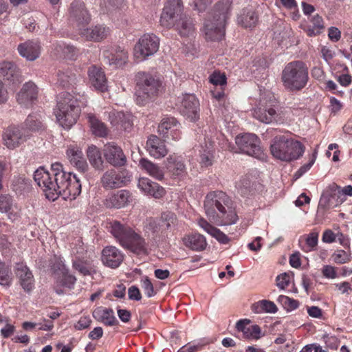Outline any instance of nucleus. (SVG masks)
Returning <instances> with one entry per match:
<instances>
[{
	"label": "nucleus",
	"instance_id": "f257e3e1",
	"mask_svg": "<svg viewBox=\"0 0 352 352\" xmlns=\"http://www.w3.org/2000/svg\"><path fill=\"white\" fill-rule=\"evenodd\" d=\"M51 171L40 167L34 173L35 182L47 199L55 201L59 196H63L65 199H72L80 194L81 183L76 175L65 172L58 162L52 164Z\"/></svg>",
	"mask_w": 352,
	"mask_h": 352
},
{
	"label": "nucleus",
	"instance_id": "f03ea898",
	"mask_svg": "<svg viewBox=\"0 0 352 352\" xmlns=\"http://www.w3.org/2000/svg\"><path fill=\"white\" fill-rule=\"evenodd\" d=\"M204 209L210 221L219 226L234 224L238 220L231 199L222 191L208 193L205 198Z\"/></svg>",
	"mask_w": 352,
	"mask_h": 352
},
{
	"label": "nucleus",
	"instance_id": "7ed1b4c3",
	"mask_svg": "<svg viewBox=\"0 0 352 352\" xmlns=\"http://www.w3.org/2000/svg\"><path fill=\"white\" fill-rule=\"evenodd\" d=\"M107 228L123 248L138 256H146L148 254L145 239L129 225L113 220L108 223Z\"/></svg>",
	"mask_w": 352,
	"mask_h": 352
},
{
	"label": "nucleus",
	"instance_id": "20e7f679",
	"mask_svg": "<svg viewBox=\"0 0 352 352\" xmlns=\"http://www.w3.org/2000/svg\"><path fill=\"white\" fill-rule=\"evenodd\" d=\"M230 7L228 1L217 3L213 13L205 20L202 31L207 41H219L223 38Z\"/></svg>",
	"mask_w": 352,
	"mask_h": 352
},
{
	"label": "nucleus",
	"instance_id": "39448f33",
	"mask_svg": "<svg viewBox=\"0 0 352 352\" xmlns=\"http://www.w3.org/2000/svg\"><path fill=\"white\" fill-rule=\"evenodd\" d=\"M81 96L68 92L62 93L54 114L58 123L64 129H69L77 121L80 113Z\"/></svg>",
	"mask_w": 352,
	"mask_h": 352
},
{
	"label": "nucleus",
	"instance_id": "423d86ee",
	"mask_svg": "<svg viewBox=\"0 0 352 352\" xmlns=\"http://www.w3.org/2000/svg\"><path fill=\"white\" fill-rule=\"evenodd\" d=\"M272 155L281 161L290 162L302 155L305 147L302 143L288 134L276 135L270 145Z\"/></svg>",
	"mask_w": 352,
	"mask_h": 352
},
{
	"label": "nucleus",
	"instance_id": "0eeeda50",
	"mask_svg": "<svg viewBox=\"0 0 352 352\" xmlns=\"http://www.w3.org/2000/svg\"><path fill=\"white\" fill-rule=\"evenodd\" d=\"M309 80L308 67L302 61L296 60L285 65L281 73L283 85L288 91L302 89Z\"/></svg>",
	"mask_w": 352,
	"mask_h": 352
},
{
	"label": "nucleus",
	"instance_id": "6e6552de",
	"mask_svg": "<svg viewBox=\"0 0 352 352\" xmlns=\"http://www.w3.org/2000/svg\"><path fill=\"white\" fill-rule=\"evenodd\" d=\"M182 11L181 0H168L161 14L160 23L170 28L177 23V29L182 36H188L193 32V25L188 20L180 17Z\"/></svg>",
	"mask_w": 352,
	"mask_h": 352
},
{
	"label": "nucleus",
	"instance_id": "1a4fd4ad",
	"mask_svg": "<svg viewBox=\"0 0 352 352\" xmlns=\"http://www.w3.org/2000/svg\"><path fill=\"white\" fill-rule=\"evenodd\" d=\"M135 95L138 103L144 104L157 96L162 86L158 78L148 73L138 72L135 76Z\"/></svg>",
	"mask_w": 352,
	"mask_h": 352
},
{
	"label": "nucleus",
	"instance_id": "9d476101",
	"mask_svg": "<svg viewBox=\"0 0 352 352\" xmlns=\"http://www.w3.org/2000/svg\"><path fill=\"white\" fill-rule=\"evenodd\" d=\"M252 115L254 118L266 124H282L287 118L285 111L277 109L274 105L263 101H260L252 109Z\"/></svg>",
	"mask_w": 352,
	"mask_h": 352
},
{
	"label": "nucleus",
	"instance_id": "9b49d317",
	"mask_svg": "<svg viewBox=\"0 0 352 352\" xmlns=\"http://www.w3.org/2000/svg\"><path fill=\"white\" fill-rule=\"evenodd\" d=\"M346 195L352 196V186L341 188L336 183H331L323 192L320 205L329 208L336 207L344 201Z\"/></svg>",
	"mask_w": 352,
	"mask_h": 352
},
{
	"label": "nucleus",
	"instance_id": "f8f14e48",
	"mask_svg": "<svg viewBox=\"0 0 352 352\" xmlns=\"http://www.w3.org/2000/svg\"><path fill=\"white\" fill-rule=\"evenodd\" d=\"M131 179V175L128 170L111 168L104 173L100 178V183L104 188L111 190L126 186Z\"/></svg>",
	"mask_w": 352,
	"mask_h": 352
},
{
	"label": "nucleus",
	"instance_id": "ddd939ff",
	"mask_svg": "<svg viewBox=\"0 0 352 352\" xmlns=\"http://www.w3.org/2000/svg\"><path fill=\"white\" fill-rule=\"evenodd\" d=\"M160 40L153 34H145L134 47V56L141 61L153 55L159 49Z\"/></svg>",
	"mask_w": 352,
	"mask_h": 352
},
{
	"label": "nucleus",
	"instance_id": "4468645a",
	"mask_svg": "<svg viewBox=\"0 0 352 352\" xmlns=\"http://www.w3.org/2000/svg\"><path fill=\"white\" fill-rule=\"evenodd\" d=\"M54 291L58 295L65 293L64 289H72L76 281V277L70 274L65 265H53Z\"/></svg>",
	"mask_w": 352,
	"mask_h": 352
},
{
	"label": "nucleus",
	"instance_id": "2eb2a0df",
	"mask_svg": "<svg viewBox=\"0 0 352 352\" xmlns=\"http://www.w3.org/2000/svg\"><path fill=\"white\" fill-rule=\"evenodd\" d=\"M236 144L242 153L258 158L262 155L259 138L253 133H245L236 137Z\"/></svg>",
	"mask_w": 352,
	"mask_h": 352
},
{
	"label": "nucleus",
	"instance_id": "dca6fc26",
	"mask_svg": "<svg viewBox=\"0 0 352 352\" xmlns=\"http://www.w3.org/2000/svg\"><path fill=\"white\" fill-rule=\"evenodd\" d=\"M28 135L18 126H10L6 128L2 135L3 144L9 149H14L24 143Z\"/></svg>",
	"mask_w": 352,
	"mask_h": 352
},
{
	"label": "nucleus",
	"instance_id": "f3484780",
	"mask_svg": "<svg viewBox=\"0 0 352 352\" xmlns=\"http://www.w3.org/2000/svg\"><path fill=\"white\" fill-rule=\"evenodd\" d=\"M179 111L184 117L192 122L199 119V102L195 95L186 94L184 96Z\"/></svg>",
	"mask_w": 352,
	"mask_h": 352
},
{
	"label": "nucleus",
	"instance_id": "a211bd4d",
	"mask_svg": "<svg viewBox=\"0 0 352 352\" xmlns=\"http://www.w3.org/2000/svg\"><path fill=\"white\" fill-rule=\"evenodd\" d=\"M38 88L32 81L23 84L22 88L16 95V100L21 106L29 107L38 98Z\"/></svg>",
	"mask_w": 352,
	"mask_h": 352
},
{
	"label": "nucleus",
	"instance_id": "6ab92c4d",
	"mask_svg": "<svg viewBox=\"0 0 352 352\" xmlns=\"http://www.w3.org/2000/svg\"><path fill=\"white\" fill-rule=\"evenodd\" d=\"M103 154L107 162L113 166H122L126 162L122 149L113 142L104 146Z\"/></svg>",
	"mask_w": 352,
	"mask_h": 352
},
{
	"label": "nucleus",
	"instance_id": "aec40b11",
	"mask_svg": "<svg viewBox=\"0 0 352 352\" xmlns=\"http://www.w3.org/2000/svg\"><path fill=\"white\" fill-rule=\"evenodd\" d=\"M66 157L71 165L84 174L88 169V164L81 148L76 145H69L66 150Z\"/></svg>",
	"mask_w": 352,
	"mask_h": 352
},
{
	"label": "nucleus",
	"instance_id": "412c9836",
	"mask_svg": "<svg viewBox=\"0 0 352 352\" xmlns=\"http://www.w3.org/2000/svg\"><path fill=\"white\" fill-rule=\"evenodd\" d=\"M80 35L85 40L94 42H100L105 39L111 32L109 28L103 25H97L90 28H78Z\"/></svg>",
	"mask_w": 352,
	"mask_h": 352
},
{
	"label": "nucleus",
	"instance_id": "4be33fe9",
	"mask_svg": "<svg viewBox=\"0 0 352 352\" xmlns=\"http://www.w3.org/2000/svg\"><path fill=\"white\" fill-rule=\"evenodd\" d=\"M70 18L76 23L78 29L87 25L91 21V17L85 8L84 3L80 0H75L71 4Z\"/></svg>",
	"mask_w": 352,
	"mask_h": 352
},
{
	"label": "nucleus",
	"instance_id": "5701e85b",
	"mask_svg": "<svg viewBox=\"0 0 352 352\" xmlns=\"http://www.w3.org/2000/svg\"><path fill=\"white\" fill-rule=\"evenodd\" d=\"M87 74L89 83L96 90L101 92L107 90V79L101 67L91 65L89 67Z\"/></svg>",
	"mask_w": 352,
	"mask_h": 352
},
{
	"label": "nucleus",
	"instance_id": "b1692460",
	"mask_svg": "<svg viewBox=\"0 0 352 352\" xmlns=\"http://www.w3.org/2000/svg\"><path fill=\"white\" fill-rule=\"evenodd\" d=\"M131 201V193L126 190H120L109 194L104 204L109 208H121L128 205Z\"/></svg>",
	"mask_w": 352,
	"mask_h": 352
},
{
	"label": "nucleus",
	"instance_id": "393cba45",
	"mask_svg": "<svg viewBox=\"0 0 352 352\" xmlns=\"http://www.w3.org/2000/svg\"><path fill=\"white\" fill-rule=\"evenodd\" d=\"M0 76L14 85L21 82L22 76L17 66L12 62L4 61L0 64Z\"/></svg>",
	"mask_w": 352,
	"mask_h": 352
},
{
	"label": "nucleus",
	"instance_id": "a878e982",
	"mask_svg": "<svg viewBox=\"0 0 352 352\" xmlns=\"http://www.w3.org/2000/svg\"><path fill=\"white\" fill-rule=\"evenodd\" d=\"M19 54L27 60L33 61L37 59L41 54V45L39 43L34 41H27L20 43L17 47Z\"/></svg>",
	"mask_w": 352,
	"mask_h": 352
},
{
	"label": "nucleus",
	"instance_id": "bb28decb",
	"mask_svg": "<svg viewBox=\"0 0 352 352\" xmlns=\"http://www.w3.org/2000/svg\"><path fill=\"white\" fill-rule=\"evenodd\" d=\"M138 186L142 191L155 199L162 198L166 193V190L162 186L147 177L140 178Z\"/></svg>",
	"mask_w": 352,
	"mask_h": 352
},
{
	"label": "nucleus",
	"instance_id": "cd10ccee",
	"mask_svg": "<svg viewBox=\"0 0 352 352\" xmlns=\"http://www.w3.org/2000/svg\"><path fill=\"white\" fill-rule=\"evenodd\" d=\"M103 56L109 65L120 67L126 63L128 53L126 51L120 48L115 50H107L103 52Z\"/></svg>",
	"mask_w": 352,
	"mask_h": 352
},
{
	"label": "nucleus",
	"instance_id": "c85d7f7f",
	"mask_svg": "<svg viewBox=\"0 0 352 352\" xmlns=\"http://www.w3.org/2000/svg\"><path fill=\"white\" fill-rule=\"evenodd\" d=\"M146 149L149 154L155 158L164 157L168 151L164 142L156 135H151L146 141Z\"/></svg>",
	"mask_w": 352,
	"mask_h": 352
},
{
	"label": "nucleus",
	"instance_id": "c756f323",
	"mask_svg": "<svg viewBox=\"0 0 352 352\" xmlns=\"http://www.w3.org/2000/svg\"><path fill=\"white\" fill-rule=\"evenodd\" d=\"M182 242L186 248L193 251H203L207 246L205 236L199 233L185 235L182 238Z\"/></svg>",
	"mask_w": 352,
	"mask_h": 352
},
{
	"label": "nucleus",
	"instance_id": "7c9ffc66",
	"mask_svg": "<svg viewBox=\"0 0 352 352\" xmlns=\"http://www.w3.org/2000/svg\"><path fill=\"white\" fill-rule=\"evenodd\" d=\"M93 317L107 326L118 325L113 310L111 308L98 307L93 311Z\"/></svg>",
	"mask_w": 352,
	"mask_h": 352
},
{
	"label": "nucleus",
	"instance_id": "2f4dec72",
	"mask_svg": "<svg viewBox=\"0 0 352 352\" xmlns=\"http://www.w3.org/2000/svg\"><path fill=\"white\" fill-rule=\"evenodd\" d=\"M197 224L206 232L215 238L219 243L222 244H228L230 241L228 236L221 232L219 229L211 225L204 218H199Z\"/></svg>",
	"mask_w": 352,
	"mask_h": 352
},
{
	"label": "nucleus",
	"instance_id": "473e14b6",
	"mask_svg": "<svg viewBox=\"0 0 352 352\" xmlns=\"http://www.w3.org/2000/svg\"><path fill=\"white\" fill-rule=\"evenodd\" d=\"M123 260V253L115 246H107L102 252L103 264H121Z\"/></svg>",
	"mask_w": 352,
	"mask_h": 352
},
{
	"label": "nucleus",
	"instance_id": "72a5a7b5",
	"mask_svg": "<svg viewBox=\"0 0 352 352\" xmlns=\"http://www.w3.org/2000/svg\"><path fill=\"white\" fill-rule=\"evenodd\" d=\"M25 129L32 132H40L45 129L46 126L43 116L38 113L30 114L24 122Z\"/></svg>",
	"mask_w": 352,
	"mask_h": 352
},
{
	"label": "nucleus",
	"instance_id": "f704fd0d",
	"mask_svg": "<svg viewBox=\"0 0 352 352\" xmlns=\"http://www.w3.org/2000/svg\"><path fill=\"white\" fill-rule=\"evenodd\" d=\"M16 274L23 289L28 292H30L34 287V277L27 265H21L16 269Z\"/></svg>",
	"mask_w": 352,
	"mask_h": 352
},
{
	"label": "nucleus",
	"instance_id": "c9c22d12",
	"mask_svg": "<svg viewBox=\"0 0 352 352\" xmlns=\"http://www.w3.org/2000/svg\"><path fill=\"white\" fill-rule=\"evenodd\" d=\"M324 30V23L322 16L316 14L309 19V24L305 28V31L307 36L312 37L316 36Z\"/></svg>",
	"mask_w": 352,
	"mask_h": 352
},
{
	"label": "nucleus",
	"instance_id": "e433bc0d",
	"mask_svg": "<svg viewBox=\"0 0 352 352\" xmlns=\"http://www.w3.org/2000/svg\"><path fill=\"white\" fill-rule=\"evenodd\" d=\"M87 118L91 131L94 135L100 138H104L108 135L109 130L104 123L92 114H89Z\"/></svg>",
	"mask_w": 352,
	"mask_h": 352
},
{
	"label": "nucleus",
	"instance_id": "4c0bfd02",
	"mask_svg": "<svg viewBox=\"0 0 352 352\" xmlns=\"http://www.w3.org/2000/svg\"><path fill=\"white\" fill-rule=\"evenodd\" d=\"M140 165L141 166V168L151 177L158 180H162L163 179V170L157 165L153 164L151 161L146 159H142L140 161Z\"/></svg>",
	"mask_w": 352,
	"mask_h": 352
},
{
	"label": "nucleus",
	"instance_id": "58836bf2",
	"mask_svg": "<svg viewBox=\"0 0 352 352\" xmlns=\"http://www.w3.org/2000/svg\"><path fill=\"white\" fill-rule=\"evenodd\" d=\"M87 155L91 165L96 169H102L103 166V160L101 153L98 147L91 145L87 150Z\"/></svg>",
	"mask_w": 352,
	"mask_h": 352
},
{
	"label": "nucleus",
	"instance_id": "ea45409f",
	"mask_svg": "<svg viewBox=\"0 0 352 352\" xmlns=\"http://www.w3.org/2000/svg\"><path fill=\"white\" fill-rule=\"evenodd\" d=\"M180 124L175 118H164L158 126V131L164 136L168 138V133L171 130L178 131Z\"/></svg>",
	"mask_w": 352,
	"mask_h": 352
},
{
	"label": "nucleus",
	"instance_id": "a19ab883",
	"mask_svg": "<svg viewBox=\"0 0 352 352\" xmlns=\"http://www.w3.org/2000/svg\"><path fill=\"white\" fill-rule=\"evenodd\" d=\"M0 212L8 213V218L14 220L17 213L14 210L12 199L10 196L0 195Z\"/></svg>",
	"mask_w": 352,
	"mask_h": 352
},
{
	"label": "nucleus",
	"instance_id": "79ce46f5",
	"mask_svg": "<svg viewBox=\"0 0 352 352\" xmlns=\"http://www.w3.org/2000/svg\"><path fill=\"white\" fill-rule=\"evenodd\" d=\"M252 310L256 314L264 312L274 314L277 311L278 309L273 302L267 300H261L252 305Z\"/></svg>",
	"mask_w": 352,
	"mask_h": 352
},
{
	"label": "nucleus",
	"instance_id": "37998d69",
	"mask_svg": "<svg viewBox=\"0 0 352 352\" xmlns=\"http://www.w3.org/2000/svg\"><path fill=\"white\" fill-rule=\"evenodd\" d=\"M237 21L243 27L251 28L256 24L258 16L253 10H245L238 16Z\"/></svg>",
	"mask_w": 352,
	"mask_h": 352
},
{
	"label": "nucleus",
	"instance_id": "c03bdc74",
	"mask_svg": "<svg viewBox=\"0 0 352 352\" xmlns=\"http://www.w3.org/2000/svg\"><path fill=\"white\" fill-rule=\"evenodd\" d=\"M54 50L57 56L67 59L76 58L78 52L74 46L65 44H57Z\"/></svg>",
	"mask_w": 352,
	"mask_h": 352
},
{
	"label": "nucleus",
	"instance_id": "a18cd8bd",
	"mask_svg": "<svg viewBox=\"0 0 352 352\" xmlns=\"http://www.w3.org/2000/svg\"><path fill=\"white\" fill-rule=\"evenodd\" d=\"M168 168L173 175H181L185 172L184 163L176 157H170L168 158Z\"/></svg>",
	"mask_w": 352,
	"mask_h": 352
},
{
	"label": "nucleus",
	"instance_id": "49530a36",
	"mask_svg": "<svg viewBox=\"0 0 352 352\" xmlns=\"http://www.w3.org/2000/svg\"><path fill=\"white\" fill-rule=\"evenodd\" d=\"M140 286L148 298H152L157 294L153 284L147 276H143L140 280Z\"/></svg>",
	"mask_w": 352,
	"mask_h": 352
},
{
	"label": "nucleus",
	"instance_id": "de8ad7c7",
	"mask_svg": "<svg viewBox=\"0 0 352 352\" xmlns=\"http://www.w3.org/2000/svg\"><path fill=\"white\" fill-rule=\"evenodd\" d=\"M305 245L302 249L305 252L312 251L318 245V232H312L309 234L305 236Z\"/></svg>",
	"mask_w": 352,
	"mask_h": 352
},
{
	"label": "nucleus",
	"instance_id": "09e8293b",
	"mask_svg": "<svg viewBox=\"0 0 352 352\" xmlns=\"http://www.w3.org/2000/svg\"><path fill=\"white\" fill-rule=\"evenodd\" d=\"M252 186L253 184L251 182L250 179L245 177L236 183V187L241 195L246 196L252 192Z\"/></svg>",
	"mask_w": 352,
	"mask_h": 352
},
{
	"label": "nucleus",
	"instance_id": "8fccbe9b",
	"mask_svg": "<svg viewBox=\"0 0 352 352\" xmlns=\"http://www.w3.org/2000/svg\"><path fill=\"white\" fill-rule=\"evenodd\" d=\"M12 279V272L8 265H0V285L9 286Z\"/></svg>",
	"mask_w": 352,
	"mask_h": 352
},
{
	"label": "nucleus",
	"instance_id": "3c124183",
	"mask_svg": "<svg viewBox=\"0 0 352 352\" xmlns=\"http://www.w3.org/2000/svg\"><path fill=\"white\" fill-rule=\"evenodd\" d=\"M332 261L338 264L350 262L349 254L342 250H336L331 256Z\"/></svg>",
	"mask_w": 352,
	"mask_h": 352
},
{
	"label": "nucleus",
	"instance_id": "603ef678",
	"mask_svg": "<svg viewBox=\"0 0 352 352\" xmlns=\"http://www.w3.org/2000/svg\"><path fill=\"white\" fill-rule=\"evenodd\" d=\"M278 300L280 303H282L285 308L287 309V310H294L296 309L299 305V302L298 300L291 298L286 296H280L278 297Z\"/></svg>",
	"mask_w": 352,
	"mask_h": 352
},
{
	"label": "nucleus",
	"instance_id": "864d4df0",
	"mask_svg": "<svg viewBox=\"0 0 352 352\" xmlns=\"http://www.w3.org/2000/svg\"><path fill=\"white\" fill-rule=\"evenodd\" d=\"M163 225L166 229H168L171 225H175L177 221L176 215L171 212H165L162 214Z\"/></svg>",
	"mask_w": 352,
	"mask_h": 352
},
{
	"label": "nucleus",
	"instance_id": "5fc2aeb1",
	"mask_svg": "<svg viewBox=\"0 0 352 352\" xmlns=\"http://www.w3.org/2000/svg\"><path fill=\"white\" fill-rule=\"evenodd\" d=\"M124 113L122 111H111L108 113L109 120L113 126L119 127L121 119L124 118Z\"/></svg>",
	"mask_w": 352,
	"mask_h": 352
},
{
	"label": "nucleus",
	"instance_id": "6e6d98bb",
	"mask_svg": "<svg viewBox=\"0 0 352 352\" xmlns=\"http://www.w3.org/2000/svg\"><path fill=\"white\" fill-rule=\"evenodd\" d=\"M342 237H343V234L340 232H338L337 234H335L331 230H326L323 233L322 240L324 243H331L334 242L337 238L339 240H341V239Z\"/></svg>",
	"mask_w": 352,
	"mask_h": 352
},
{
	"label": "nucleus",
	"instance_id": "4d7b16f0",
	"mask_svg": "<svg viewBox=\"0 0 352 352\" xmlns=\"http://www.w3.org/2000/svg\"><path fill=\"white\" fill-rule=\"evenodd\" d=\"M210 82L214 85H224L226 84V77L223 74L214 72L210 76Z\"/></svg>",
	"mask_w": 352,
	"mask_h": 352
},
{
	"label": "nucleus",
	"instance_id": "13d9d810",
	"mask_svg": "<svg viewBox=\"0 0 352 352\" xmlns=\"http://www.w3.org/2000/svg\"><path fill=\"white\" fill-rule=\"evenodd\" d=\"M276 281L277 287H278L281 289H284L289 284V274L286 272L280 274L276 277Z\"/></svg>",
	"mask_w": 352,
	"mask_h": 352
},
{
	"label": "nucleus",
	"instance_id": "bf43d9fd",
	"mask_svg": "<svg viewBox=\"0 0 352 352\" xmlns=\"http://www.w3.org/2000/svg\"><path fill=\"white\" fill-rule=\"evenodd\" d=\"M119 124V127L125 130L129 131L133 126V116L131 113H125L124 118H122Z\"/></svg>",
	"mask_w": 352,
	"mask_h": 352
},
{
	"label": "nucleus",
	"instance_id": "052dcab7",
	"mask_svg": "<svg viewBox=\"0 0 352 352\" xmlns=\"http://www.w3.org/2000/svg\"><path fill=\"white\" fill-rule=\"evenodd\" d=\"M74 80V77L69 76L67 73H58V82L63 87H67Z\"/></svg>",
	"mask_w": 352,
	"mask_h": 352
},
{
	"label": "nucleus",
	"instance_id": "680f3d73",
	"mask_svg": "<svg viewBox=\"0 0 352 352\" xmlns=\"http://www.w3.org/2000/svg\"><path fill=\"white\" fill-rule=\"evenodd\" d=\"M91 320L89 316L81 317L77 323L74 325L76 330H82L89 327Z\"/></svg>",
	"mask_w": 352,
	"mask_h": 352
},
{
	"label": "nucleus",
	"instance_id": "e2e57ef3",
	"mask_svg": "<svg viewBox=\"0 0 352 352\" xmlns=\"http://www.w3.org/2000/svg\"><path fill=\"white\" fill-rule=\"evenodd\" d=\"M128 296L132 300L140 301L142 299L140 291L135 285H132L128 289Z\"/></svg>",
	"mask_w": 352,
	"mask_h": 352
},
{
	"label": "nucleus",
	"instance_id": "0e129e2a",
	"mask_svg": "<svg viewBox=\"0 0 352 352\" xmlns=\"http://www.w3.org/2000/svg\"><path fill=\"white\" fill-rule=\"evenodd\" d=\"M199 162L201 166L208 167L212 164V154L210 151L201 154Z\"/></svg>",
	"mask_w": 352,
	"mask_h": 352
},
{
	"label": "nucleus",
	"instance_id": "69168bd1",
	"mask_svg": "<svg viewBox=\"0 0 352 352\" xmlns=\"http://www.w3.org/2000/svg\"><path fill=\"white\" fill-rule=\"evenodd\" d=\"M320 53L322 58L327 62L332 59L335 55L334 52L327 46H322Z\"/></svg>",
	"mask_w": 352,
	"mask_h": 352
},
{
	"label": "nucleus",
	"instance_id": "338daca9",
	"mask_svg": "<svg viewBox=\"0 0 352 352\" xmlns=\"http://www.w3.org/2000/svg\"><path fill=\"white\" fill-rule=\"evenodd\" d=\"M328 36L332 41L337 42L341 38V32L336 27L329 28Z\"/></svg>",
	"mask_w": 352,
	"mask_h": 352
},
{
	"label": "nucleus",
	"instance_id": "774afa93",
	"mask_svg": "<svg viewBox=\"0 0 352 352\" xmlns=\"http://www.w3.org/2000/svg\"><path fill=\"white\" fill-rule=\"evenodd\" d=\"M117 313L119 318L123 322H128L130 321L131 318V314L129 310L124 309H118Z\"/></svg>",
	"mask_w": 352,
	"mask_h": 352
}]
</instances>
